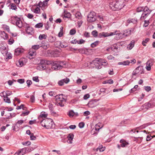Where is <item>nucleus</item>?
Returning a JSON list of instances; mask_svg holds the SVG:
<instances>
[{
  "mask_svg": "<svg viewBox=\"0 0 155 155\" xmlns=\"http://www.w3.org/2000/svg\"><path fill=\"white\" fill-rule=\"evenodd\" d=\"M125 0H115L110 2V6L114 10H120L125 5Z\"/></svg>",
  "mask_w": 155,
  "mask_h": 155,
  "instance_id": "nucleus-1",
  "label": "nucleus"
},
{
  "mask_svg": "<svg viewBox=\"0 0 155 155\" xmlns=\"http://www.w3.org/2000/svg\"><path fill=\"white\" fill-rule=\"evenodd\" d=\"M40 123L42 126L47 129L52 128L54 125L53 120L50 118L43 119L41 121Z\"/></svg>",
  "mask_w": 155,
  "mask_h": 155,
  "instance_id": "nucleus-2",
  "label": "nucleus"
},
{
  "mask_svg": "<svg viewBox=\"0 0 155 155\" xmlns=\"http://www.w3.org/2000/svg\"><path fill=\"white\" fill-rule=\"evenodd\" d=\"M91 64H94L95 65L96 68L100 69L101 68V65H106L108 63L106 61H104L103 59L95 58L92 61Z\"/></svg>",
  "mask_w": 155,
  "mask_h": 155,
  "instance_id": "nucleus-3",
  "label": "nucleus"
},
{
  "mask_svg": "<svg viewBox=\"0 0 155 155\" xmlns=\"http://www.w3.org/2000/svg\"><path fill=\"white\" fill-rule=\"evenodd\" d=\"M12 20V23L13 24H16V25L19 28H21L22 27V22L20 18L15 16L13 17Z\"/></svg>",
  "mask_w": 155,
  "mask_h": 155,
  "instance_id": "nucleus-4",
  "label": "nucleus"
},
{
  "mask_svg": "<svg viewBox=\"0 0 155 155\" xmlns=\"http://www.w3.org/2000/svg\"><path fill=\"white\" fill-rule=\"evenodd\" d=\"M144 73V69L143 68V66H140L137 67L133 71L132 74L133 75H136L138 74V75H140Z\"/></svg>",
  "mask_w": 155,
  "mask_h": 155,
  "instance_id": "nucleus-5",
  "label": "nucleus"
},
{
  "mask_svg": "<svg viewBox=\"0 0 155 155\" xmlns=\"http://www.w3.org/2000/svg\"><path fill=\"white\" fill-rule=\"evenodd\" d=\"M96 19V13L94 12H91L87 15V21L92 22L95 21Z\"/></svg>",
  "mask_w": 155,
  "mask_h": 155,
  "instance_id": "nucleus-6",
  "label": "nucleus"
},
{
  "mask_svg": "<svg viewBox=\"0 0 155 155\" xmlns=\"http://www.w3.org/2000/svg\"><path fill=\"white\" fill-rule=\"evenodd\" d=\"M117 31H115L112 32L108 33L107 32H103L100 33L98 35V37L100 38L102 37H107L115 35L117 34Z\"/></svg>",
  "mask_w": 155,
  "mask_h": 155,
  "instance_id": "nucleus-7",
  "label": "nucleus"
},
{
  "mask_svg": "<svg viewBox=\"0 0 155 155\" xmlns=\"http://www.w3.org/2000/svg\"><path fill=\"white\" fill-rule=\"evenodd\" d=\"M57 102L58 101L62 102L65 101L66 100L62 94L56 95L55 96Z\"/></svg>",
  "mask_w": 155,
  "mask_h": 155,
  "instance_id": "nucleus-8",
  "label": "nucleus"
},
{
  "mask_svg": "<svg viewBox=\"0 0 155 155\" xmlns=\"http://www.w3.org/2000/svg\"><path fill=\"white\" fill-rule=\"evenodd\" d=\"M25 59L24 58L20 59L18 61L16 62V65L19 67H22L25 63Z\"/></svg>",
  "mask_w": 155,
  "mask_h": 155,
  "instance_id": "nucleus-9",
  "label": "nucleus"
},
{
  "mask_svg": "<svg viewBox=\"0 0 155 155\" xmlns=\"http://www.w3.org/2000/svg\"><path fill=\"white\" fill-rule=\"evenodd\" d=\"M51 68L54 70H58L61 69V65H59V64L57 61H55L53 63Z\"/></svg>",
  "mask_w": 155,
  "mask_h": 155,
  "instance_id": "nucleus-10",
  "label": "nucleus"
},
{
  "mask_svg": "<svg viewBox=\"0 0 155 155\" xmlns=\"http://www.w3.org/2000/svg\"><path fill=\"white\" fill-rule=\"evenodd\" d=\"M26 148H23L18 151L14 154V155H23L26 153Z\"/></svg>",
  "mask_w": 155,
  "mask_h": 155,
  "instance_id": "nucleus-11",
  "label": "nucleus"
},
{
  "mask_svg": "<svg viewBox=\"0 0 155 155\" xmlns=\"http://www.w3.org/2000/svg\"><path fill=\"white\" fill-rule=\"evenodd\" d=\"M69 79L68 78H66L59 81L58 82V84L59 85L61 86L64 84V83L65 84L68 83L69 81Z\"/></svg>",
  "mask_w": 155,
  "mask_h": 155,
  "instance_id": "nucleus-12",
  "label": "nucleus"
},
{
  "mask_svg": "<svg viewBox=\"0 0 155 155\" xmlns=\"http://www.w3.org/2000/svg\"><path fill=\"white\" fill-rule=\"evenodd\" d=\"M134 31V29H128L124 31L123 34L125 37L131 35V32Z\"/></svg>",
  "mask_w": 155,
  "mask_h": 155,
  "instance_id": "nucleus-13",
  "label": "nucleus"
},
{
  "mask_svg": "<svg viewBox=\"0 0 155 155\" xmlns=\"http://www.w3.org/2000/svg\"><path fill=\"white\" fill-rule=\"evenodd\" d=\"M151 106L150 104L149 103H147L145 104L144 105H142L141 107V108L142 110H147Z\"/></svg>",
  "mask_w": 155,
  "mask_h": 155,
  "instance_id": "nucleus-14",
  "label": "nucleus"
},
{
  "mask_svg": "<svg viewBox=\"0 0 155 155\" xmlns=\"http://www.w3.org/2000/svg\"><path fill=\"white\" fill-rule=\"evenodd\" d=\"M74 135L72 134H68L67 138L68 139V142L70 144L72 143V140L74 138Z\"/></svg>",
  "mask_w": 155,
  "mask_h": 155,
  "instance_id": "nucleus-15",
  "label": "nucleus"
},
{
  "mask_svg": "<svg viewBox=\"0 0 155 155\" xmlns=\"http://www.w3.org/2000/svg\"><path fill=\"white\" fill-rule=\"evenodd\" d=\"M28 54L29 56L34 57L36 55V51L35 50H34V49L31 48Z\"/></svg>",
  "mask_w": 155,
  "mask_h": 155,
  "instance_id": "nucleus-16",
  "label": "nucleus"
},
{
  "mask_svg": "<svg viewBox=\"0 0 155 155\" xmlns=\"http://www.w3.org/2000/svg\"><path fill=\"white\" fill-rule=\"evenodd\" d=\"M103 127V125L101 123H98L95 125V130L96 131H98L99 130L102 128Z\"/></svg>",
  "mask_w": 155,
  "mask_h": 155,
  "instance_id": "nucleus-17",
  "label": "nucleus"
},
{
  "mask_svg": "<svg viewBox=\"0 0 155 155\" xmlns=\"http://www.w3.org/2000/svg\"><path fill=\"white\" fill-rule=\"evenodd\" d=\"M64 15L63 18L64 20H65L64 19L65 18H70L71 17V15L69 12L64 11Z\"/></svg>",
  "mask_w": 155,
  "mask_h": 155,
  "instance_id": "nucleus-18",
  "label": "nucleus"
},
{
  "mask_svg": "<svg viewBox=\"0 0 155 155\" xmlns=\"http://www.w3.org/2000/svg\"><path fill=\"white\" fill-rule=\"evenodd\" d=\"M120 142L121 143V146L122 147H125L129 144V143L124 140H120Z\"/></svg>",
  "mask_w": 155,
  "mask_h": 155,
  "instance_id": "nucleus-19",
  "label": "nucleus"
},
{
  "mask_svg": "<svg viewBox=\"0 0 155 155\" xmlns=\"http://www.w3.org/2000/svg\"><path fill=\"white\" fill-rule=\"evenodd\" d=\"M33 28L30 26H27L26 29V31L27 33L29 34H31L33 32Z\"/></svg>",
  "mask_w": 155,
  "mask_h": 155,
  "instance_id": "nucleus-20",
  "label": "nucleus"
},
{
  "mask_svg": "<svg viewBox=\"0 0 155 155\" xmlns=\"http://www.w3.org/2000/svg\"><path fill=\"white\" fill-rule=\"evenodd\" d=\"M95 101L94 100H92L90 101L88 104V106L91 107H93L96 106L95 104Z\"/></svg>",
  "mask_w": 155,
  "mask_h": 155,
  "instance_id": "nucleus-21",
  "label": "nucleus"
},
{
  "mask_svg": "<svg viewBox=\"0 0 155 155\" xmlns=\"http://www.w3.org/2000/svg\"><path fill=\"white\" fill-rule=\"evenodd\" d=\"M151 62L150 61H148L146 63V69L148 71H149L151 70V66L152 65V64H151Z\"/></svg>",
  "mask_w": 155,
  "mask_h": 155,
  "instance_id": "nucleus-22",
  "label": "nucleus"
},
{
  "mask_svg": "<svg viewBox=\"0 0 155 155\" xmlns=\"http://www.w3.org/2000/svg\"><path fill=\"white\" fill-rule=\"evenodd\" d=\"M23 50L21 48H18L16 49L15 51V54L16 55H19L20 53L23 52Z\"/></svg>",
  "mask_w": 155,
  "mask_h": 155,
  "instance_id": "nucleus-23",
  "label": "nucleus"
},
{
  "mask_svg": "<svg viewBox=\"0 0 155 155\" xmlns=\"http://www.w3.org/2000/svg\"><path fill=\"white\" fill-rule=\"evenodd\" d=\"M85 41L82 39H81L79 40H76V42H73V41H71V43L74 44L77 43L78 44H81L84 43L85 42Z\"/></svg>",
  "mask_w": 155,
  "mask_h": 155,
  "instance_id": "nucleus-24",
  "label": "nucleus"
},
{
  "mask_svg": "<svg viewBox=\"0 0 155 155\" xmlns=\"http://www.w3.org/2000/svg\"><path fill=\"white\" fill-rule=\"evenodd\" d=\"M46 67L45 65H43L41 64L38 65L37 68L38 70H45L46 69Z\"/></svg>",
  "mask_w": 155,
  "mask_h": 155,
  "instance_id": "nucleus-25",
  "label": "nucleus"
},
{
  "mask_svg": "<svg viewBox=\"0 0 155 155\" xmlns=\"http://www.w3.org/2000/svg\"><path fill=\"white\" fill-rule=\"evenodd\" d=\"M130 63V61H128L120 62L118 63L119 65H128Z\"/></svg>",
  "mask_w": 155,
  "mask_h": 155,
  "instance_id": "nucleus-26",
  "label": "nucleus"
},
{
  "mask_svg": "<svg viewBox=\"0 0 155 155\" xmlns=\"http://www.w3.org/2000/svg\"><path fill=\"white\" fill-rule=\"evenodd\" d=\"M0 35L1 37L4 38V39H7L8 38L7 34L4 31H1Z\"/></svg>",
  "mask_w": 155,
  "mask_h": 155,
  "instance_id": "nucleus-27",
  "label": "nucleus"
},
{
  "mask_svg": "<svg viewBox=\"0 0 155 155\" xmlns=\"http://www.w3.org/2000/svg\"><path fill=\"white\" fill-rule=\"evenodd\" d=\"M134 41H132L127 46V48L128 49H131L134 46Z\"/></svg>",
  "mask_w": 155,
  "mask_h": 155,
  "instance_id": "nucleus-28",
  "label": "nucleus"
},
{
  "mask_svg": "<svg viewBox=\"0 0 155 155\" xmlns=\"http://www.w3.org/2000/svg\"><path fill=\"white\" fill-rule=\"evenodd\" d=\"M41 47H43V46L42 45H36L32 46L31 48L36 51V50L38 49Z\"/></svg>",
  "mask_w": 155,
  "mask_h": 155,
  "instance_id": "nucleus-29",
  "label": "nucleus"
},
{
  "mask_svg": "<svg viewBox=\"0 0 155 155\" xmlns=\"http://www.w3.org/2000/svg\"><path fill=\"white\" fill-rule=\"evenodd\" d=\"M49 41L51 42H53L55 41L56 40L55 37L51 36L48 38Z\"/></svg>",
  "mask_w": 155,
  "mask_h": 155,
  "instance_id": "nucleus-30",
  "label": "nucleus"
},
{
  "mask_svg": "<svg viewBox=\"0 0 155 155\" xmlns=\"http://www.w3.org/2000/svg\"><path fill=\"white\" fill-rule=\"evenodd\" d=\"M48 115V114L46 112H42L41 113L39 118L40 119L42 117H46Z\"/></svg>",
  "mask_w": 155,
  "mask_h": 155,
  "instance_id": "nucleus-31",
  "label": "nucleus"
},
{
  "mask_svg": "<svg viewBox=\"0 0 155 155\" xmlns=\"http://www.w3.org/2000/svg\"><path fill=\"white\" fill-rule=\"evenodd\" d=\"M143 11L144 12L148 14H150L151 12V11L149 10L148 8L146 6L143 8Z\"/></svg>",
  "mask_w": 155,
  "mask_h": 155,
  "instance_id": "nucleus-32",
  "label": "nucleus"
},
{
  "mask_svg": "<svg viewBox=\"0 0 155 155\" xmlns=\"http://www.w3.org/2000/svg\"><path fill=\"white\" fill-rule=\"evenodd\" d=\"M117 31V34H115V35H118V36L119 38H124L125 36L124 35L123 33H119V31Z\"/></svg>",
  "mask_w": 155,
  "mask_h": 155,
  "instance_id": "nucleus-33",
  "label": "nucleus"
},
{
  "mask_svg": "<svg viewBox=\"0 0 155 155\" xmlns=\"http://www.w3.org/2000/svg\"><path fill=\"white\" fill-rule=\"evenodd\" d=\"M99 41H97L94 43H92L91 45V47L93 48L96 47V46L98 45L99 44Z\"/></svg>",
  "mask_w": 155,
  "mask_h": 155,
  "instance_id": "nucleus-34",
  "label": "nucleus"
},
{
  "mask_svg": "<svg viewBox=\"0 0 155 155\" xmlns=\"http://www.w3.org/2000/svg\"><path fill=\"white\" fill-rule=\"evenodd\" d=\"M2 54L4 56H5L8 54V50L5 48L4 50L2 49L1 50Z\"/></svg>",
  "mask_w": 155,
  "mask_h": 155,
  "instance_id": "nucleus-35",
  "label": "nucleus"
},
{
  "mask_svg": "<svg viewBox=\"0 0 155 155\" xmlns=\"http://www.w3.org/2000/svg\"><path fill=\"white\" fill-rule=\"evenodd\" d=\"M127 21L129 23H132L134 24H136L137 22V20L134 19H129Z\"/></svg>",
  "mask_w": 155,
  "mask_h": 155,
  "instance_id": "nucleus-36",
  "label": "nucleus"
},
{
  "mask_svg": "<svg viewBox=\"0 0 155 155\" xmlns=\"http://www.w3.org/2000/svg\"><path fill=\"white\" fill-rule=\"evenodd\" d=\"M86 50L85 48H82L78 49V50L80 53L82 54H86Z\"/></svg>",
  "mask_w": 155,
  "mask_h": 155,
  "instance_id": "nucleus-37",
  "label": "nucleus"
},
{
  "mask_svg": "<svg viewBox=\"0 0 155 155\" xmlns=\"http://www.w3.org/2000/svg\"><path fill=\"white\" fill-rule=\"evenodd\" d=\"M4 101L6 103H10L11 101L10 99L8 97H5L4 98Z\"/></svg>",
  "mask_w": 155,
  "mask_h": 155,
  "instance_id": "nucleus-38",
  "label": "nucleus"
},
{
  "mask_svg": "<svg viewBox=\"0 0 155 155\" xmlns=\"http://www.w3.org/2000/svg\"><path fill=\"white\" fill-rule=\"evenodd\" d=\"M11 8L14 10H16L17 9V8L16 5L14 3H11L10 4Z\"/></svg>",
  "mask_w": 155,
  "mask_h": 155,
  "instance_id": "nucleus-39",
  "label": "nucleus"
},
{
  "mask_svg": "<svg viewBox=\"0 0 155 155\" xmlns=\"http://www.w3.org/2000/svg\"><path fill=\"white\" fill-rule=\"evenodd\" d=\"M99 150L100 152L103 151L105 150V148L103 147L99 146L98 148L96 149V151H98Z\"/></svg>",
  "mask_w": 155,
  "mask_h": 155,
  "instance_id": "nucleus-40",
  "label": "nucleus"
},
{
  "mask_svg": "<svg viewBox=\"0 0 155 155\" xmlns=\"http://www.w3.org/2000/svg\"><path fill=\"white\" fill-rule=\"evenodd\" d=\"M43 26V23H39L36 24L35 26V27L36 28H39L42 27Z\"/></svg>",
  "mask_w": 155,
  "mask_h": 155,
  "instance_id": "nucleus-41",
  "label": "nucleus"
},
{
  "mask_svg": "<svg viewBox=\"0 0 155 155\" xmlns=\"http://www.w3.org/2000/svg\"><path fill=\"white\" fill-rule=\"evenodd\" d=\"M3 28L6 30L8 32H10L9 27L8 26L6 25H4L3 26Z\"/></svg>",
  "mask_w": 155,
  "mask_h": 155,
  "instance_id": "nucleus-42",
  "label": "nucleus"
},
{
  "mask_svg": "<svg viewBox=\"0 0 155 155\" xmlns=\"http://www.w3.org/2000/svg\"><path fill=\"white\" fill-rule=\"evenodd\" d=\"M149 40V39L148 38H146L145 40L143 41H142V44L144 46H146V43Z\"/></svg>",
  "mask_w": 155,
  "mask_h": 155,
  "instance_id": "nucleus-43",
  "label": "nucleus"
},
{
  "mask_svg": "<svg viewBox=\"0 0 155 155\" xmlns=\"http://www.w3.org/2000/svg\"><path fill=\"white\" fill-rule=\"evenodd\" d=\"M68 114L70 117H72L74 115V112L71 110L69 112Z\"/></svg>",
  "mask_w": 155,
  "mask_h": 155,
  "instance_id": "nucleus-44",
  "label": "nucleus"
},
{
  "mask_svg": "<svg viewBox=\"0 0 155 155\" xmlns=\"http://www.w3.org/2000/svg\"><path fill=\"white\" fill-rule=\"evenodd\" d=\"M75 17L78 19L81 18V13L79 12L75 14Z\"/></svg>",
  "mask_w": 155,
  "mask_h": 155,
  "instance_id": "nucleus-45",
  "label": "nucleus"
},
{
  "mask_svg": "<svg viewBox=\"0 0 155 155\" xmlns=\"http://www.w3.org/2000/svg\"><path fill=\"white\" fill-rule=\"evenodd\" d=\"M34 12L36 14H38L40 12V9L37 7L34 10Z\"/></svg>",
  "mask_w": 155,
  "mask_h": 155,
  "instance_id": "nucleus-46",
  "label": "nucleus"
},
{
  "mask_svg": "<svg viewBox=\"0 0 155 155\" xmlns=\"http://www.w3.org/2000/svg\"><path fill=\"white\" fill-rule=\"evenodd\" d=\"M92 35L95 37H96L97 36V32L96 31H94L92 32Z\"/></svg>",
  "mask_w": 155,
  "mask_h": 155,
  "instance_id": "nucleus-47",
  "label": "nucleus"
},
{
  "mask_svg": "<svg viewBox=\"0 0 155 155\" xmlns=\"http://www.w3.org/2000/svg\"><path fill=\"white\" fill-rule=\"evenodd\" d=\"M46 38V36L44 34L40 35L39 37V39L40 40L42 39L43 38L45 39Z\"/></svg>",
  "mask_w": 155,
  "mask_h": 155,
  "instance_id": "nucleus-48",
  "label": "nucleus"
},
{
  "mask_svg": "<svg viewBox=\"0 0 155 155\" xmlns=\"http://www.w3.org/2000/svg\"><path fill=\"white\" fill-rule=\"evenodd\" d=\"M49 110H50L51 112L52 113H54V112L53 111V105L52 104H50L49 106Z\"/></svg>",
  "mask_w": 155,
  "mask_h": 155,
  "instance_id": "nucleus-49",
  "label": "nucleus"
},
{
  "mask_svg": "<svg viewBox=\"0 0 155 155\" xmlns=\"http://www.w3.org/2000/svg\"><path fill=\"white\" fill-rule=\"evenodd\" d=\"M35 147L33 148L32 147H30V148H26V149L27 150V152H30L31 151H32L34 150V149H35Z\"/></svg>",
  "mask_w": 155,
  "mask_h": 155,
  "instance_id": "nucleus-50",
  "label": "nucleus"
},
{
  "mask_svg": "<svg viewBox=\"0 0 155 155\" xmlns=\"http://www.w3.org/2000/svg\"><path fill=\"white\" fill-rule=\"evenodd\" d=\"M30 137L31 140H35L36 139V137L34 135L33 133L31 134Z\"/></svg>",
  "mask_w": 155,
  "mask_h": 155,
  "instance_id": "nucleus-51",
  "label": "nucleus"
},
{
  "mask_svg": "<svg viewBox=\"0 0 155 155\" xmlns=\"http://www.w3.org/2000/svg\"><path fill=\"white\" fill-rule=\"evenodd\" d=\"M76 31L75 30L72 29L70 31V34L71 35H73L76 33Z\"/></svg>",
  "mask_w": 155,
  "mask_h": 155,
  "instance_id": "nucleus-52",
  "label": "nucleus"
},
{
  "mask_svg": "<svg viewBox=\"0 0 155 155\" xmlns=\"http://www.w3.org/2000/svg\"><path fill=\"white\" fill-rule=\"evenodd\" d=\"M149 24V21H148L145 20L143 26L144 27H146L148 26Z\"/></svg>",
  "mask_w": 155,
  "mask_h": 155,
  "instance_id": "nucleus-53",
  "label": "nucleus"
},
{
  "mask_svg": "<svg viewBox=\"0 0 155 155\" xmlns=\"http://www.w3.org/2000/svg\"><path fill=\"white\" fill-rule=\"evenodd\" d=\"M32 79L34 81H35L36 82H38L39 81L38 79V77H33Z\"/></svg>",
  "mask_w": 155,
  "mask_h": 155,
  "instance_id": "nucleus-54",
  "label": "nucleus"
},
{
  "mask_svg": "<svg viewBox=\"0 0 155 155\" xmlns=\"http://www.w3.org/2000/svg\"><path fill=\"white\" fill-rule=\"evenodd\" d=\"M46 61L43 60V59H41L40 60V63L41 64H43V65H45V64L46 63Z\"/></svg>",
  "mask_w": 155,
  "mask_h": 155,
  "instance_id": "nucleus-55",
  "label": "nucleus"
},
{
  "mask_svg": "<svg viewBox=\"0 0 155 155\" xmlns=\"http://www.w3.org/2000/svg\"><path fill=\"white\" fill-rule=\"evenodd\" d=\"M26 83L27 84V86L28 87H29L30 85L32 83L31 81L29 80H28L26 81Z\"/></svg>",
  "mask_w": 155,
  "mask_h": 155,
  "instance_id": "nucleus-56",
  "label": "nucleus"
},
{
  "mask_svg": "<svg viewBox=\"0 0 155 155\" xmlns=\"http://www.w3.org/2000/svg\"><path fill=\"white\" fill-rule=\"evenodd\" d=\"M25 80L24 79H18V82L20 84H22L24 83Z\"/></svg>",
  "mask_w": 155,
  "mask_h": 155,
  "instance_id": "nucleus-57",
  "label": "nucleus"
},
{
  "mask_svg": "<svg viewBox=\"0 0 155 155\" xmlns=\"http://www.w3.org/2000/svg\"><path fill=\"white\" fill-rule=\"evenodd\" d=\"M31 144V143L29 141H28L26 142H25L24 143H23V144L25 146H29Z\"/></svg>",
  "mask_w": 155,
  "mask_h": 155,
  "instance_id": "nucleus-58",
  "label": "nucleus"
},
{
  "mask_svg": "<svg viewBox=\"0 0 155 155\" xmlns=\"http://www.w3.org/2000/svg\"><path fill=\"white\" fill-rule=\"evenodd\" d=\"M153 137H155V135L153 137H152L151 136H149V135L147 136V137L146 140L147 141H150L151 138H153Z\"/></svg>",
  "mask_w": 155,
  "mask_h": 155,
  "instance_id": "nucleus-59",
  "label": "nucleus"
},
{
  "mask_svg": "<svg viewBox=\"0 0 155 155\" xmlns=\"http://www.w3.org/2000/svg\"><path fill=\"white\" fill-rule=\"evenodd\" d=\"M90 95L89 94H85L84 97V100H87L90 97Z\"/></svg>",
  "mask_w": 155,
  "mask_h": 155,
  "instance_id": "nucleus-60",
  "label": "nucleus"
},
{
  "mask_svg": "<svg viewBox=\"0 0 155 155\" xmlns=\"http://www.w3.org/2000/svg\"><path fill=\"white\" fill-rule=\"evenodd\" d=\"M84 125V123L83 122L80 123L79 124V127L80 128H82Z\"/></svg>",
  "mask_w": 155,
  "mask_h": 155,
  "instance_id": "nucleus-61",
  "label": "nucleus"
},
{
  "mask_svg": "<svg viewBox=\"0 0 155 155\" xmlns=\"http://www.w3.org/2000/svg\"><path fill=\"white\" fill-rule=\"evenodd\" d=\"M5 56L7 57L6 59H10L12 58V55L11 54H8Z\"/></svg>",
  "mask_w": 155,
  "mask_h": 155,
  "instance_id": "nucleus-62",
  "label": "nucleus"
},
{
  "mask_svg": "<svg viewBox=\"0 0 155 155\" xmlns=\"http://www.w3.org/2000/svg\"><path fill=\"white\" fill-rule=\"evenodd\" d=\"M90 114V112L88 111H86L84 113V116H87Z\"/></svg>",
  "mask_w": 155,
  "mask_h": 155,
  "instance_id": "nucleus-63",
  "label": "nucleus"
},
{
  "mask_svg": "<svg viewBox=\"0 0 155 155\" xmlns=\"http://www.w3.org/2000/svg\"><path fill=\"white\" fill-rule=\"evenodd\" d=\"M143 10V8L141 7L138 8L137 9V12H140Z\"/></svg>",
  "mask_w": 155,
  "mask_h": 155,
  "instance_id": "nucleus-64",
  "label": "nucleus"
}]
</instances>
